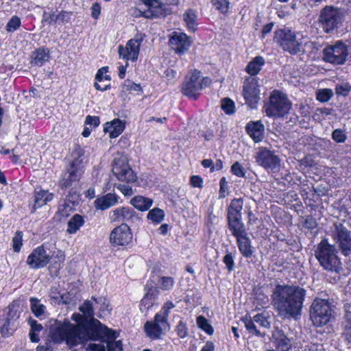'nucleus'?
I'll list each match as a JSON object with an SVG mask.
<instances>
[{"label": "nucleus", "mask_w": 351, "mask_h": 351, "mask_svg": "<svg viewBox=\"0 0 351 351\" xmlns=\"http://www.w3.org/2000/svg\"><path fill=\"white\" fill-rule=\"evenodd\" d=\"M93 300H86L80 307L82 313H73L71 319L75 324H71L69 319L64 322L56 320L51 325L49 336L55 343L65 341L69 347L82 344L90 338H95L101 335L114 336L112 330L102 325L101 322L93 317Z\"/></svg>", "instance_id": "1"}, {"label": "nucleus", "mask_w": 351, "mask_h": 351, "mask_svg": "<svg viewBox=\"0 0 351 351\" xmlns=\"http://www.w3.org/2000/svg\"><path fill=\"white\" fill-rule=\"evenodd\" d=\"M315 255L324 269L338 272L341 269V262L337 256L336 247L324 239L317 245Z\"/></svg>", "instance_id": "2"}, {"label": "nucleus", "mask_w": 351, "mask_h": 351, "mask_svg": "<svg viewBox=\"0 0 351 351\" xmlns=\"http://www.w3.org/2000/svg\"><path fill=\"white\" fill-rule=\"evenodd\" d=\"M73 160L71 162L68 169L63 173L60 181L62 189H66L71 186L73 182L80 180L84 173L85 156L82 150L76 149L73 153Z\"/></svg>", "instance_id": "3"}, {"label": "nucleus", "mask_w": 351, "mask_h": 351, "mask_svg": "<svg viewBox=\"0 0 351 351\" xmlns=\"http://www.w3.org/2000/svg\"><path fill=\"white\" fill-rule=\"evenodd\" d=\"M309 315L314 326L326 325L332 317V308L328 300L316 298L312 302Z\"/></svg>", "instance_id": "4"}, {"label": "nucleus", "mask_w": 351, "mask_h": 351, "mask_svg": "<svg viewBox=\"0 0 351 351\" xmlns=\"http://www.w3.org/2000/svg\"><path fill=\"white\" fill-rule=\"evenodd\" d=\"M305 295L303 288L287 285V315L295 319L300 316Z\"/></svg>", "instance_id": "5"}, {"label": "nucleus", "mask_w": 351, "mask_h": 351, "mask_svg": "<svg viewBox=\"0 0 351 351\" xmlns=\"http://www.w3.org/2000/svg\"><path fill=\"white\" fill-rule=\"evenodd\" d=\"M211 83L209 77H202L200 72L195 70L186 76L182 86V92L184 95L192 99H196L199 92L207 87Z\"/></svg>", "instance_id": "6"}, {"label": "nucleus", "mask_w": 351, "mask_h": 351, "mask_svg": "<svg viewBox=\"0 0 351 351\" xmlns=\"http://www.w3.org/2000/svg\"><path fill=\"white\" fill-rule=\"evenodd\" d=\"M342 19L340 10L332 6H325L320 12L319 22L324 32L330 33L338 27Z\"/></svg>", "instance_id": "7"}, {"label": "nucleus", "mask_w": 351, "mask_h": 351, "mask_svg": "<svg viewBox=\"0 0 351 351\" xmlns=\"http://www.w3.org/2000/svg\"><path fill=\"white\" fill-rule=\"evenodd\" d=\"M265 111L268 117L280 118L285 114V95L278 90H274L269 101L265 104Z\"/></svg>", "instance_id": "8"}, {"label": "nucleus", "mask_w": 351, "mask_h": 351, "mask_svg": "<svg viewBox=\"0 0 351 351\" xmlns=\"http://www.w3.org/2000/svg\"><path fill=\"white\" fill-rule=\"evenodd\" d=\"M257 77H247L243 84V96L245 104L251 108H256L260 101V89Z\"/></svg>", "instance_id": "9"}, {"label": "nucleus", "mask_w": 351, "mask_h": 351, "mask_svg": "<svg viewBox=\"0 0 351 351\" xmlns=\"http://www.w3.org/2000/svg\"><path fill=\"white\" fill-rule=\"evenodd\" d=\"M143 40V36L141 34H138L134 38L129 40L125 46L119 45L118 51L119 57L127 62L128 60L136 61Z\"/></svg>", "instance_id": "10"}, {"label": "nucleus", "mask_w": 351, "mask_h": 351, "mask_svg": "<svg viewBox=\"0 0 351 351\" xmlns=\"http://www.w3.org/2000/svg\"><path fill=\"white\" fill-rule=\"evenodd\" d=\"M347 56L346 45L339 41L324 49V60L330 63L342 64L345 62Z\"/></svg>", "instance_id": "11"}, {"label": "nucleus", "mask_w": 351, "mask_h": 351, "mask_svg": "<svg viewBox=\"0 0 351 351\" xmlns=\"http://www.w3.org/2000/svg\"><path fill=\"white\" fill-rule=\"evenodd\" d=\"M112 171L119 181L131 183L136 180V174L125 158H115Z\"/></svg>", "instance_id": "12"}, {"label": "nucleus", "mask_w": 351, "mask_h": 351, "mask_svg": "<svg viewBox=\"0 0 351 351\" xmlns=\"http://www.w3.org/2000/svg\"><path fill=\"white\" fill-rule=\"evenodd\" d=\"M332 237L338 243L339 247L345 256L351 254V236L349 230L341 223L335 224L332 230Z\"/></svg>", "instance_id": "13"}, {"label": "nucleus", "mask_w": 351, "mask_h": 351, "mask_svg": "<svg viewBox=\"0 0 351 351\" xmlns=\"http://www.w3.org/2000/svg\"><path fill=\"white\" fill-rule=\"evenodd\" d=\"M255 159L257 164L265 169L277 171L279 169V158L266 147L257 148Z\"/></svg>", "instance_id": "14"}, {"label": "nucleus", "mask_w": 351, "mask_h": 351, "mask_svg": "<svg viewBox=\"0 0 351 351\" xmlns=\"http://www.w3.org/2000/svg\"><path fill=\"white\" fill-rule=\"evenodd\" d=\"M159 315H155L152 321H148L144 324V331L146 335L152 340L159 339L169 329L168 322L160 319Z\"/></svg>", "instance_id": "15"}, {"label": "nucleus", "mask_w": 351, "mask_h": 351, "mask_svg": "<svg viewBox=\"0 0 351 351\" xmlns=\"http://www.w3.org/2000/svg\"><path fill=\"white\" fill-rule=\"evenodd\" d=\"M241 321L244 323L245 328L250 333L258 337H263V335L257 329L255 323L264 328H270V322L268 320V316L263 313H257L253 317L246 315L241 318Z\"/></svg>", "instance_id": "16"}, {"label": "nucleus", "mask_w": 351, "mask_h": 351, "mask_svg": "<svg viewBox=\"0 0 351 351\" xmlns=\"http://www.w3.org/2000/svg\"><path fill=\"white\" fill-rule=\"evenodd\" d=\"M132 239V234L129 226L123 223L114 228L110 234V243L114 247L128 245Z\"/></svg>", "instance_id": "17"}, {"label": "nucleus", "mask_w": 351, "mask_h": 351, "mask_svg": "<svg viewBox=\"0 0 351 351\" xmlns=\"http://www.w3.org/2000/svg\"><path fill=\"white\" fill-rule=\"evenodd\" d=\"M43 244L34 249L27 258V264L32 269H40L45 267L50 261V253L45 249Z\"/></svg>", "instance_id": "18"}, {"label": "nucleus", "mask_w": 351, "mask_h": 351, "mask_svg": "<svg viewBox=\"0 0 351 351\" xmlns=\"http://www.w3.org/2000/svg\"><path fill=\"white\" fill-rule=\"evenodd\" d=\"M146 9L143 11L145 18L164 17L171 12L169 8L160 0H141Z\"/></svg>", "instance_id": "19"}, {"label": "nucleus", "mask_w": 351, "mask_h": 351, "mask_svg": "<svg viewBox=\"0 0 351 351\" xmlns=\"http://www.w3.org/2000/svg\"><path fill=\"white\" fill-rule=\"evenodd\" d=\"M271 304L284 319L285 317V287L278 285L273 291Z\"/></svg>", "instance_id": "20"}, {"label": "nucleus", "mask_w": 351, "mask_h": 351, "mask_svg": "<svg viewBox=\"0 0 351 351\" xmlns=\"http://www.w3.org/2000/svg\"><path fill=\"white\" fill-rule=\"evenodd\" d=\"M169 44L177 53H183L189 49L191 40L186 34L174 32L169 40Z\"/></svg>", "instance_id": "21"}, {"label": "nucleus", "mask_w": 351, "mask_h": 351, "mask_svg": "<svg viewBox=\"0 0 351 351\" xmlns=\"http://www.w3.org/2000/svg\"><path fill=\"white\" fill-rule=\"evenodd\" d=\"M134 210L129 207L117 208L109 213L110 222H125L129 221L134 217Z\"/></svg>", "instance_id": "22"}, {"label": "nucleus", "mask_w": 351, "mask_h": 351, "mask_svg": "<svg viewBox=\"0 0 351 351\" xmlns=\"http://www.w3.org/2000/svg\"><path fill=\"white\" fill-rule=\"evenodd\" d=\"M245 131L255 143H259L264 138L265 126L261 121H251L247 123Z\"/></svg>", "instance_id": "23"}, {"label": "nucleus", "mask_w": 351, "mask_h": 351, "mask_svg": "<svg viewBox=\"0 0 351 351\" xmlns=\"http://www.w3.org/2000/svg\"><path fill=\"white\" fill-rule=\"evenodd\" d=\"M119 199V195L109 193L97 197L94 202V206L97 210H105L117 204Z\"/></svg>", "instance_id": "24"}, {"label": "nucleus", "mask_w": 351, "mask_h": 351, "mask_svg": "<svg viewBox=\"0 0 351 351\" xmlns=\"http://www.w3.org/2000/svg\"><path fill=\"white\" fill-rule=\"evenodd\" d=\"M242 217H228V228L236 239L247 235L245 226L241 221Z\"/></svg>", "instance_id": "25"}, {"label": "nucleus", "mask_w": 351, "mask_h": 351, "mask_svg": "<svg viewBox=\"0 0 351 351\" xmlns=\"http://www.w3.org/2000/svg\"><path fill=\"white\" fill-rule=\"evenodd\" d=\"M125 129V123L119 119H114L104 124V131L108 133L111 138H117Z\"/></svg>", "instance_id": "26"}, {"label": "nucleus", "mask_w": 351, "mask_h": 351, "mask_svg": "<svg viewBox=\"0 0 351 351\" xmlns=\"http://www.w3.org/2000/svg\"><path fill=\"white\" fill-rule=\"evenodd\" d=\"M34 204L33 208L36 210V208L45 206L47 202H51L53 198V195L47 190L36 189L34 191Z\"/></svg>", "instance_id": "27"}, {"label": "nucleus", "mask_w": 351, "mask_h": 351, "mask_svg": "<svg viewBox=\"0 0 351 351\" xmlns=\"http://www.w3.org/2000/svg\"><path fill=\"white\" fill-rule=\"evenodd\" d=\"M49 58V51L47 48L40 47L34 51L32 54L31 64L36 66H42L48 61Z\"/></svg>", "instance_id": "28"}, {"label": "nucleus", "mask_w": 351, "mask_h": 351, "mask_svg": "<svg viewBox=\"0 0 351 351\" xmlns=\"http://www.w3.org/2000/svg\"><path fill=\"white\" fill-rule=\"evenodd\" d=\"M237 245L241 254L245 258H250L253 254L251 241L247 234L237 239Z\"/></svg>", "instance_id": "29"}, {"label": "nucleus", "mask_w": 351, "mask_h": 351, "mask_svg": "<svg viewBox=\"0 0 351 351\" xmlns=\"http://www.w3.org/2000/svg\"><path fill=\"white\" fill-rule=\"evenodd\" d=\"M22 311L19 301H13L8 308L6 317L11 320L10 323L14 326L16 323H19V318Z\"/></svg>", "instance_id": "30"}, {"label": "nucleus", "mask_w": 351, "mask_h": 351, "mask_svg": "<svg viewBox=\"0 0 351 351\" xmlns=\"http://www.w3.org/2000/svg\"><path fill=\"white\" fill-rule=\"evenodd\" d=\"M302 50V46L301 43L296 40L295 35L291 33L290 30L287 32V51L291 54H296Z\"/></svg>", "instance_id": "31"}, {"label": "nucleus", "mask_w": 351, "mask_h": 351, "mask_svg": "<svg viewBox=\"0 0 351 351\" xmlns=\"http://www.w3.org/2000/svg\"><path fill=\"white\" fill-rule=\"evenodd\" d=\"M131 204L141 211L147 210L153 204V200L141 195L134 197L130 200Z\"/></svg>", "instance_id": "32"}, {"label": "nucleus", "mask_w": 351, "mask_h": 351, "mask_svg": "<svg viewBox=\"0 0 351 351\" xmlns=\"http://www.w3.org/2000/svg\"><path fill=\"white\" fill-rule=\"evenodd\" d=\"M112 331L114 332V336H113V337L107 336V335H101L100 337H95V338H90L89 340L106 338L107 340L106 341V348L108 351H122V350H123L122 342L120 340L114 341L115 338L117 337L116 332L114 330H112Z\"/></svg>", "instance_id": "33"}, {"label": "nucleus", "mask_w": 351, "mask_h": 351, "mask_svg": "<svg viewBox=\"0 0 351 351\" xmlns=\"http://www.w3.org/2000/svg\"><path fill=\"white\" fill-rule=\"evenodd\" d=\"M243 201L241 198L232 199L228 207V217H242L241 210L243 209Z\"/></svg>", "instance_id": "34"}, {"label": "nucleus", "mask_w": 351, "mask_h": 351, "mask_svg": "<svg viewBox=\"0 0 351 351\" xmlns=\"http://www.w3.org/2000/svg\"><path fill=\"white\" fill-rule=\"evenodd\" d=\"M264 64V58L262 56H256L247 64L245 71L250 75H256L261 70Z\"/></svg>", "instance_id": "35"}, {"label": "nucleus", "mask_w": 351, "mask_h": 351, "mask_svg": "<svg viewBox=\"0 0 351 351\" xmlns=\"http://www.w3.org/2000/svg\"><path fill=\"white\" fill-rule=\"evenodd\" d=\"M84 224V217L79 214H75L68 221L66 231L69 234H75Z\"/></svg>", "instance_id": "36"}, {"label": "nucleus", "mask_w": 351, "mask_h": 351, "mask_svg": "<svg viewBox=\"0 0 351 351\" xmlns=\"http://www.w3.org/2000/svg\"><path fill=\"white\" fill-rule=\"evenodd\" d=\"M92 300H94L95 304H99L98 317L99 318L105 317L110 314L111 307L109 302L104 298H99L98 299L95 297H92Z\"/></svg>", "instance_id": "37"}, {"label": "nucleus", "mask_w": 351, "mask_h": 351, "mask_svg": "<svg viewBox=\"0 0 351 351\" xmlns=\"http://www.w3.org/2000/svg\"><path fill=\"white\" fill-rule=\"evenodd\" d=\"M73 211V205L70 203H64L58 207L55 217L58 221H63L69 217Z\"/></svg>", "instance_id": "38"}, {"label": "nucleus", "mask_w": 351, "mask_h": 351, "mask_svg": "<svg viewBox=\"0 0 351 351\" xmlns=\"http://www.w3.org/2000/svg\"><path fill=\"white\" fill-rule=\"evenodd\" d=\"M183 19L188 29L194 32L197 27V15L195 12L191 9L187 10L183 14Z\"/></svg>", "instance_id": "39"}, {"label": "nucleus", "mask_w": 351, "mask_h": 351, "mask_svg": "<svg viewBox=\"0 0 351 351\" xmlns=\"http://www.w3.org/2000/svg\"><path fill=\"white\" fill-rule=\"evenodd\" d=\"M174 279L170 276H159L156 282L157 287L162 291H169L174 286Z\"/></svg>", "instance_id": "40"}, {"label": "nucleus", "mask_w": 351, "mask_h": 351, "mask_svg": "<svg viewBox=\"0 0 351 351\" xmlns=\"http://www.w3.org/2000/svg\"><path fill=\"white\" fill-rule=\"evenodd\" d=\"M147 217L152 223L158 224L162 222L165 218V212L159 208H154L147 213Z\"/></svg>", "instance_id": "41"}, {"label": "nucleus", "mask_w": 351, "mask_h": 351, "mask_svg": "<svg viewBox=\"0 0 351 351\" xmlns=\"http://www.w3.org/2000/svg\"><path fill=\"white\" fill-rule=\"evenodd\" d=\"M31 310L35 316L39 317L44 315L45 312V306L40 303V300L32 298L30 299Z\"/></svg>", "instance_id": "42"}, {"label": "nucleus", "mask_w": 351, "mask_h": 351, "mask_svg": "<svg viewBox=\"0 0 351 351\" xmlns=\"http://www.w3.org/2000/svg\"><path fill=\"white\" fill-rule=\"evenodd\" d=\"M10 322L11 320L6 317L5 319V322L1 326L0 328V332L3 337H5L12 335L19 325V323L16 322V324L14 326H12L11 325Z\"/></svg>", "instance_id": "43"}, {"label": "nucleus", "mask_w": 351, "mask_h": 351, "mask_svg": "<svg viewBox=\"0 0 351 351\" xmlns=\"http://www.w3.org/2000/svg\"><path fill=\"white\" fill-rule=\"evenodd\" d=\"M333 95V91L330 88H322L316 92V99L322 103L328 102Z\"/></svg>", "instance_id": "44"}, {"label": "nucleus", "mask_w": 351, "mask_h": 351, "mask_svg": "<svg viewBox=\"0 0 351 351\" xmlns=\"http://www.w3.org/2000/svg\"><path fill=\"white\" fill-rule=\"evenodd\" d=\"M221 108L227 114H232L235 112L234 102L229 98H223L221 99Z\"/></svg>", "instance_id": "45"}, {"label": "nucleus", "mask_w": 351, "mask_h": 351, "mask_svg": "<svg viewBox=\"0 0 351 351\" xmlns=\"http://www.w3.org/2000/svg\"><path fill=\"white\" fill-rule=\"evenodd\" d=\"M197 325L199 328L206 332L207 334L211 335L213 333V327L204 316L199 315L197 317Z\"/></svg>", "instance_id": "46"}, {"label": "nucleus", "mask_w": 351, "mask_h": 351, "mask_svg": "<svg viewBox=\"0 0 351 351\" xmlns=\"http://www.w3.org/2000/svg\"><path fill=\"white\" fill-rule=\"evenodd\" d=\"M175 307L174 304L172 302H167L162 306L161 310L159 313H156L155 315H159L160 317L159 318L161 320H165L168 322V316L170 311Z\"/></svg>", "instance_id": "47"}, {"label": "nucleus", "mask_w": 351, "mask_h": 351, "mask_svg": "<svg viewBox=\"0 0 351 351\" xmlns=\"http://www.w3.org/2000/svg\"><path fill=\"white\" fill-rule=\"evenodd\" d=\"M351 91V86L348 82H342L335 86V93L338 96L347 97Z\"/></svg>", "instance_id": "48"}, {"label": "nucleus", "mask_w": 351, "mask_h": 351, "mask_svg": "<svg viewBox=\"0 0 351 351\" xmlns=\"http://www.w3.org/2000/svg\"><path fill=\"white\" fill-rule=\"evenodd\" d=\"M50 261L51 260L56 267H59L61 263L64 261V254L61 250L53 252V254H50Z\"/></svg>", "instance_id": "49"}, {"label": "nucleus", "mask_w": 351, "mask_h": 351, "mask_svg": "<svg viewBox=\"0 0 351 351\" xmlns=\"http://www.w3.org/2000/svg\"><path fill=\"white\" fill-rule=\"evenodd\" d=\"M212 5L221 13H226L229 9V1L228 0H212Z\"/></svg>", "instance_id": "50"}, {"label": "nucleus", "mask_w": 351, "mask_h": 351, "mask_svg": "<svg viewBox=\"0 0 351 351\" xmlns=\"http://www.w3.org/2000/svg\"><path fill=\"white\" fill-rule=\"evenodd\" d=\"M274 40L284 51L285 50V32L284 29H280L276 31Z\"/></svg>", "instance_id": "51"}, {"label": "nucleus", "mask_w": 351, "mask_h": 351, "mask_svg": "<svg viewBox=\"0 0 351 351\" xmlns=\"http://www.w3.org/2000/svg\"><path fill=\"white\" fill-rule=\"evenodd\" d=\"M154 300L152 295L147 293L141 301L140 310L143 312L149 309L153 306Z\"/></svg>", "instance_id": "52"}, {"label": "nucleus", "mask_w": 351, "mask_h": 351, "mask_svg": "<svg viewBox=\"0 0 351 351\" xmlns=\"http://www.w3.org/2000/svg\"><path fill=\"white\" fill-rule=\"evenodd\" d=\"M23 245V234L21 232H16L12 238V246L14 251L19 252Z\"/></svg>", "instance_id": "53"}, {"label": "nucleus", "mask_w": 351, "mask_h": 351, "mask_svg": "<svg viewBox=\"0 0 351 351\" xmlns=\"http://www.w3.org/2000/svg\"><path fill=\"white\" fill-rule=\"evenodd\" d=\"M223 262L229 272L234 270V256L231 252L226 253L223 258Z\"/></svg>", "instance_id": "54"}, {"label": "nucleus", "mask_w": 351, "mask_h": 351, "mask_svg": "<svg viewBox=\"0 0 351 351\" xmlns=\"http://www.w3.org/2000/svg\"><path fill=\"white\" fill-rule=\"evenodd\" d=\"M231 172L239 178H244L245 176V170L242 165L239 162H235L232 165Z\"/></svg>", "instance_id": "55"}, {"label": "nucleus", "mask_w": 351, "mask_h": 351, "mask_svg": "<svg viewBox=\"0 0 351 351\" xmlns=\"http://www.w3.org/2000/svg\"><path fill=\"white\" fill-rule=\"evenodd\" d=\"M21 25V19L18 16H12L6 25L8 32H14Z\"/></svg>", "instance_id": "56"}, {"label": "nucleus", "mask_w": 351, "mask_h": 351, "mask_svg": "<svg viewBox=\"0 0 351 351\" xmlns=\"http://www.w3.org/2000/svg\"><path fill=\"white\" fill-rule=\"evenodd\" d=\"M176 332L177 335L180 338H184L187 336V328L182 321H180L176 328Z\"/></svg>", "instance_id": "57"}, {"label": "nucleus", "mask_w": 351, "mask_h": 351, "mask_svg": "<svg viewBox=\"0 0 351 351\" xmlns=\"http://www.w3.org/2000/svg\"><path fill=\"white\" fill-rule=\"evenodd\" d=\"M332 139L337 143H343L346 139V136L341 130H335L332 133Z\"/></svg>", "instance_id": "58"}, {"label": "nucleus", "mask_w": 351, "mask_h": 351, "mask_svg": "<svg viewBox=\"0 0 351 351\" xmlns=\"http://www.w3.org/2000/svg\"><path fill=\"white\" fill-rule=\"evenodd\" d=\"M100 121L99 117L88 115L86 117L85 125H89L91 128L97 127Z\"/></svg>", "instance_id": "59"}, {"label": "nucleus", "mask_w": 351, "mask_h": 351, "mask_svg": "<svg viewBox=\"0 0 351 351\" xmlns=\"http://www.w3.org/2000/svg\"><path fill=\"white\" fill-rule=\"evenodd\" d=\"M108 67H102L98 70L96 73L95 79L97 82H101L103 80H110L109 75H106Z\"/></svg>", "instance_id": "60"}, {"label": "nucleus", "mask_w": 351, "mask_h": 351, "mask_svg": "<svg viewBox=\"0 0 351 351\" xmlns=\"http://www.w3.org/2000/svg\"><path fill=\"white\" fill-rule=\"evenodd\" d=\"M344 321L343 324H351V303H347L344 305Z\"/></svg>", "instance_id": "61"}, {"label": "nucleus", "mask_w": 351, "mask_h": 351, "mask_svg": "<svg viewBox=\"0 0 351 351\" xmlns=\"http://www.w3.org/2000/svg\"><path fill=\"white\" fill-rule=\"evenodd\" d=\"M304 226L309 230H313L317 226V221L315 218L311 216H307L304 222Z\"/></svg>", "instance_id": "62"}, {"label": "nucleus", "mask_w": 351, "mask_h": 351, "mask_svg": "<svg viewBox=\"0 0 351 351\" xmlns=\"http://www.w3.org/2000/svg\"><path fill=\"white\" fill-rule=\"evenodd\" d=\"M190 184L193 187L202 188L203 180L199 176H192L190 178Z\"/></svg>", "instance_id": "63"}, {"label": "nucleus", "mask_w": 351, "mask_h": 351, "mask_svg": "<svg viewBox=\"0 0 351 351\" xmlns=\"http://www.w3.org/2000/svg\"><path fill=\"white\" fill-rule=\"evenodd\" d=\"M343 327L345 340L351 345V324H343Z\"/></svg>", "instance_id": "64"}]
</instances>
